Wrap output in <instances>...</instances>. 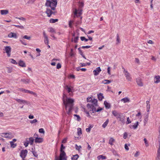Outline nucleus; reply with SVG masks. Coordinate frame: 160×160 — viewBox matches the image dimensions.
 I'll list each match as a JSON object with an SVG mask.
<instances>
[{
	"mask_svg": "<svg viewBox=\"0 0 160 160\" xmlns=\"http://www.w3.org/2000/svg\"><path fill=\"white\" fill-rule=\"evenodd\" d=\"M44 42L46 44H48L49 43V40L48 37L47 38H44Z\"/></svg>",
	"mask_w": 160,
	"mask_h": 160,
	"instance_id": "a18cd8bd",
	"label": "nucleus"
},
{
	"mask_svg": "<svg viewBox=\"0 0 160 160\" xmlns=\"http://www.w3.org/2000/svg\"><path fill=\"white\" fill-rule=\"evenodd\" d=\"M78 37H75L74 38V39L73 41L74 42H77V41H78Z\"/></svg>",
	"mask_w": 160,
	"mask_h": 160,
	"instance_id": "338daca9",
	"label": "nucleus"
},
{
	"mask_svg": "<svg viewBox=\"0 0 160 160\" xmlns=\"http://www.w3.org/2000/svg\"><path fill=\"white\" fill-rule=\"evenodd\" d=\"M18 64L21 67H26L25 63L22 61H20L19 62Z\"/></svg>",
	"mask_w": 160,
	"mask_h": 160,
	"instance_id": "4be33fe9",
	"label": "nucleus"
},
{
	"mask_svg": "<svg viewBox=\"0 0 160 160\" xmlns=\"http://www.w3.org/2000/svg\"><path fill=\"white\" fill-rule=\"evenodd\" d=\"M21 81L23 82L24 83L27 84L30 82V80L29 79H21Z\"/></svg>",
	"mask_w": 160,
	"mask_h": 160,
	"instance_id": "cd10ccee",
	"label": "nucleus"
},
{
	"mask_svg": "<svg viewBox=\"0 0 160 160\" xmlns=\"http://www.w3.org/2000/svg\"><path fill=\"white\" fill-rule=\"evenodd\" d=\"M43 141V138H41L36 137L35 139V142L36 143H41Z\"/></svg>",
	"mask_w": 160,
	"mask_h": 160,
	"instance_id": "dca6fc26",
	"label": "nucleus"
},
{
	"mask_svg": "<svg viewBox=\"0 0 160 160\" xmlns=\"http://www.w3.org/2000/svg\"><path fill=\"white\" fill-rule=\"evenodd\" d=\"M39 132L41 133H44V129L43 128H40L39 129Z\"/></svg>",
	"mask_w": 160,
	"mask_h": 160,
	"instance_id": "864d4df0",
	"label": "nucleus"
},
{
	"mask_svg": "<svg viewBox=\"0 0 160 160\" xmlns=\"http://www.w3.org/2000/svg\"><path fill=\"white\" fill-rule=\"evenodd\" d=\"M48 31L51 33L55 32V30L52 28H48Z\"/></svg>",
	"mask_w": 160,
	"mask_h": 160,
	"instance_id": "473e14b6",
	"label": "nucleus"
},
{
	"mask_svg": "<svg viewBox=\"0 0 160 160\" xmlns=\"http://www.w3.org/2000/svg\"><path fill=\"white\" fill-rule=\"evenodd\" d=\"M121 101L123 102L124 103H126L129 102L130 100L128 98L126 97L122 99L121 100Z\"/></svg>",
	"mask_w": 160,
	"mask_h": 160,
	"instance_id": "412c9836",
	"label": "nucleus"
},
{
	"mask_svg": "<svg viewBox=\"0 0 160 160\" xmlns=\"http://www.w3.org/2000/svg\"><path fill=\"white\" fill-rule=\"evenodd\" d=\"M4 50L7 53L8 57H10L11 56V48L10 46H6L4 49Z\"/></svg>",
	"mask_w": 160,
	"mask_h": 160,
	"instance_id": "6e6552de",
	"label": "nucleus"
},
{
	"mask_svg": "<svg viewBox=\"0 0 160 160\" xmlns=\"http://www.w3.org/2000/svg\"><path fill=\"white\" fill-rule=\"evenodd\" d=\"M10 144L12 147L13 148H15L16 146V144H14V142H13V141H11L10 142Z\"/></svg>",
	"mask_w": 160,
	"mask_h": 160,
	"instance_id": "49530a36",
	"label": "nucleus"
},
{
	"mask_svg": "<svg viewBox=\"0 0 160 160\" xmlns=\"http://www.w3.org/2000/svg\"><path fill=\"white\" fill-rule=\"evenodd\" d=\"M122 69H123V72L126 78V79L128 81L131 82L132 80V78L130 74L124 68H122Z\"/></svg>",
	"mask_w": 160,
	"mask_h": 160,
	"instance_id": "7ed1b4c3",
	"label": "nucleus"
},
{
	"mask_svg": "<svg viewBox=\"0 0 160 160\" xmlns=\"http://www.w3.org/2000/svg\"><path fill=\"white\" fill-rule=\"evenodd\" d=\"M112 113L113 115L115 117L117 118L119 116V115L121 113H119L116 110L112 111Z\"/></svg>",
	"mask_w": 160,
	"mask_h": 160,
	"instance_id": "2eb2a0df",
	"label": "nucleus"
},
{
	"mask_svg": "<svg viewBox=\"0 0 160 160\" xmlns=\"http://www.w3.org/2000/svg\"><path fill=\"white\" fill-rule=\"evenodd\" d=\"M51 2V1H47L45 5L47 7H49Z\"/></svg>",
	"mask_w": 160,
	"mask_h": 160,
	"instance_id": "79ce46f5",
	"label": "nucleus"
},
{
	"mask_svg": "<svg viewBox=\"0 0 160 160\" xmlns=\"http://www.w3.org/2000/svg\"><path fill=\"white\" fill-rule=\"evenodd\" d=\"M108 122H109V120L108 119L103 124V125H102V127L103 128H105L107 126L108 124Z\"/></svg>",
	"mask_w": 160,
	"mask_h": 160,
	"instance_id": "2f4dec72",
	"label": "nucleus"
},
{
	"mask_svg": "<svg viewBox=\"0 0 160 160\" xmlns=\"http://www.w3.org/2000/svg\"><path fill=\"white\" fill-rule=\"evenodd\" d=\"M116 41V44H117L120 43V39L119 38L118 35V34L117 35V38Z\"/></svg>",
	"mask_w": 160,
	"mask_h": 160,
	"instance_id": "58836bf2",
	"label": "nucleus"
},
{
	"mask_svg": "<svg viewBox=\"0 0 160 160\" xmlns=\"http://www.w3.org/2000/svg\"><path fill=\"white\" fill-rule=\"evenodd\" d=\"M79 157V155L78 154H76L73 156L72 158V160H77Z\"/></svg>",
	"mask_w": 160,
	"mask_h": 160,
	"instance_id": "7c9ffc66",
	"label": "nucleus"
},
{
	"mask_svg": "<svg viewBox=\"0 0 160 160\" xmlns=\"http://www.w3.org/2000/svg\"><path fill=\"white\" fill-rule=\"evenodd\" d=\"M37 122V120L36 119H33V120H31L30 122L31 123H35L36 122Z\"/></svg>",
	"mask_w": 160,
	"mask_h": 160,
	"instance_id": "13d9d810",
	"label": "nucleus"
},
{
	"mask_svg": "<svg viewBox=\"0 0 160 160\" xmlns=\"http://www.w3.org/2000/svg\"><path fill=\"white\" fill-rule=\"evenodd\" d=\"M93 127V125H90L89 126V127L88 128H87L86 129V131L87 132H90L91 130V129Z\"/></svg>",
	"mask_w": 160,
	"mask_h": 160,
	"instance_id": "e433bc0d",
	"label": "nucleus"
},
{
	"mask_svg": "<svg viewBox=\"0 0 160 160\" xmlns=\"http://www.w3.org/2000/svg\"><path fill=\"white\" fill-rule=\"evenodd\" d=\"M58 21V19H53L52 18H51L50 20V23H55V22Z\"/></svg>",
	"mask_w": 160,
	"mask_h": 160,
	"instance_id": "72a5a7b5",
	"label": "nucleus"
},
{
	"mask_svg": "<svg viewBox=\"0 0 160 160\" xmlns=\"http://www.w3.org/2000/svg\"><path fill=\"white\" fill-rule=\"evenodd\" d=\"M1 136L2 137L8 138H11L14 137V135L11 132L2 133L1 134Z\"/></svg>",
	"mask_w": 160,
	"mask_h": 160,
	"instance_id": "20e7f679",
	"label": "nucleus"
},
{
	"mask_svg": "<svg viewBox=\"0 0 160 160\" xmlns=\"http://www.w3.org/2000/svg\"><path fill=\"white\" fill-rule=\"evenodd\" d=\"M154 82L155 83H158L160 82V76H156L154 78Z\"/></svg>",
	"mask_w": 160,
	"mask_h": 160,
	"instance_id": "4468645a",
	"label": "nucleus"
},
{
	"mask_svg": "<svg viewBox=\"0 0 160 160\" xmlns=\"http://www.w3.org/2000/svg\"><path fill=\"white\" fill-rule=\"evenodd\" d=\"M91 47L90 46H82L81 48H88Z\"/></svg>",
	"mask_w": 160,
	"mask_h": 160,
	"instance_id": "0e129e2a",
	"label": "nucleus"
},
{
	"mask_svg": "<svg viewBox=\"0 0 160 160\" xmlns=\"http://www.w3.org/2000/svg\"><path fill=\"white\" fill-rule=\"evenodd\" d=\"M23 38L29 40L31 39V37L30 36H28L27 35H24L23 36Z\"/></svg>",
	"mask_w": 160,
	"mask_h": 160,
	"instance_id": "c03bdc74",
	"label": "nucleus"
},
{
	"mask_svg": "<svg viewBox=\"0 0 160 160\" xmlns=\"http://www.w3.org/2000/svg\"><path fill=\"white\" fill-rule=\"evenodd\" d=\"M15 99L18 102L20 103V104L24 103H27V101L24 100H23L18 98H16Z\"/></svg>",
	"mask_w": 160,
	"mask_h": 160,
	"instance_id": "f3484780",
	"label": "nucleus"
},
{
	"mask_svg": "<svg viewBox=\"0 0 160 160\" xmlns=\"http://www.w3.org/2000/svg\"><path fill=\"white\" fill-rule=\"evenodd\" d=\"M78 134L79 136H80L82 134L81 129L80 128L78 129Z\"/></svg>",
	"mask_w": 160,
	"mask_h": 160,
	"instance_id": "de8ad7c7",
	"label": "nucleus"
},
{
	"mask_svg": "<svg viewBox=\"0 0 160 160\" xmlns=\"http://www.w3.org/2000/svg\"><path fill=\"white\" fill-rule=\"evenodd\" d=\"M117 119L119 122H122L123 124H124L125 123V116L123 115L121 113L119 115V116L117 118Z\"/></svg>",
	"mask_w": 160,
	"mask_h": 160,
	"instance_id": "0eeeda50",
	"label": "nucleus"
},
{
	"mask_svg": "<svg viewBox=\"0 0 160 160\" xmlns=\"http://www.w3.org/2000/svg\"><path fill=\"white\" fill-rule=\"evenodd\" d=\"M111 81L109 80L104 79L102 81V83L104 84H108L111 82Z\"/></svg>",
	"mask_w": 160,
	"mask_h": 160,
	"instance_id": "c85d7f7f",
	"label": "nucleus"
},
{
	"mask_svg": "<svg viewBox=\"0 0 160 160\" xmlns=\"http://www.w3.org/2000/svg\"><path fill=\"white\" fill-rule=\"evenodd\" d=\"M8 37L10 38H17V34L15 33L10 32L8 35Z\"/></svg>",
	"mask_w": 160,
	"mask_h": 160,
	"instance_id": "ddd939ff",
	"label": "nucleus"
},
{
	"mask_svg": "<svg viewBox=\"0 0 160 160\" xmlns=\"http://www.w3.org/2000/svg\"><path fill=\"white\" fill-rule=\"evenodd\" d=\"M13 26L16 27L18 28L21 29H24V27L22 25H13Z\"/></svg>",
	"mask_w": 160,
	"mask_h": 160,
	"instance_id": "a19ab883",
	"label": "nucleus"
},
{
	"mask_svg": "<svg viewBox=\"0 0 160 160\" xmlns=\"http://www.w3.org/2000/svg\"><path fill=\"white\" fill-rule=\"evenodd\" d=\"M92 98L91 97H88L87 98V100L88 102H92Z\"/></svg>",
	"mask_w": 160,
	"mask_h": 160,
	"instance_id": "6e6d98bb",
	"label": "nucleus"
},
{
	"mask_svg": "<svg viewBox=\"0 0 160 160\" xmlns=\"http://www.w3.org/2000/svg\"><path fill=\"white\" fill-rule=\"evenodd\" d=\"M136 81L138 85L140 87H142L143 85L142 79L140 78H138L136 79Z\"/></svg>",
	"mask_w": 160,
	"mask_h": 160,
	"instance_id": "9b49d317",
	"label": "nucleus"
},
{
	"mask_svg": "<svg viewBox=\"0 0 160 160\" xmlns=\"http://www.w3.org/2000/svg\"><path fill=\"white\" fill-rule=\"evenodd\" d=\"M80 38L82 41L84 40L86 42L88 41V39L84 37H80Z\"/></svg>",
	"mask_w": 160,
	"mask_h": 160,
	"instance_id": "09e8293b",
	"label": "nucleus"
},
{
	"mask_svg": "<svg viewBox=\"0 0 160 160\" xmlns=\"http://www.w3.org/2000/svg\"><path fill=\"white\" fill-rule=\"evenodd\" d=\"M18 90L20 91H21L22 92H24L25 93H30L31 94L33 95L35 97L37 96V95L35 93L29 90H26L23 88H19Z\"/></svg>",
	"mask_w": 160,
	"mask_h": 160,
	"instance_id": "39448f33",
	"label": "nucleus"
},
{
	"mask_svg": "<svg viewBox=\"0 0 160 160\" xmlns=\"http://www.w3.org/2000/svg\"><path fill=\"white\" fill-rule=\"evenodd\" d=\"M138 122H136L133 125V127L134 129H136L138 127Z\"/></svg>",
	"mask_w": 160,
	"mask_h": 160,
	"instance_id": "ea45409f",
	"label": "nucleus"
},
{
	"mask_svg": "<svg viewBox=\"0 0 160 160\" xmlns=\"http://www.w3.org/2000/svg\"><path fill=\"white\" fill-rule=\"evenodd\" d=\"M32 153L33 155L36 157H37L38 156V155L37 154L36 152L35 151H32Z\"/></svg>",
	"mask_w": 160,
	"mask_h": 160,
	"instance_id": "680f3d73",
	"label": "nucleus"
},
{
	"mask_svg": "<svg viewBox=\"0 0 160 160\" xmlns=\"http://www.w3.org/2000/svg\"><path fill=\"white\" fill-rule=\"evenodd\" d=\"M128 135V133L126 132H125L123 134V138L125 139H126Z\"/></svg>",
	"mask_w": 160,
	"mask_h": 160,
	"instance_id": "603ef678",
	"label": "nucleus"
},
{
	"mask_svg": "<svg viewBox=\"0 0 160 160\" xmlns=\"http://www.w3.org/2000/svg\"><path fill=\"white\" fill-rule=\"evenodd\" d=\"M144 143L145 144L146 146V147H148L149 146V144L148 143V142L147 141V140L145 138L144 139Z\"/></svg>",
	"mask_w": 160,
	"mask_h": 160,
	"instance_id": "8fccbe9b",
	"label": "nucleus"
},
{
	"mask_svg": "<svg viewBox=\"0 0 160 160\" xmlns=\"http://www.w3.org/2000/svg\"><path fill=\"white\" fill-rule=\"evenodd\" d=\"M97 158H98V159H99V160L101 158H102V159H106V157L105 156H103L102 155H100L98 156L97 157Z\"/></svg>",
	"mask_w": 160,
	"mask_h": 160,
	"instance_id": "f704fd0d",
	"label": "nucleus"
},
{
	"mask_svg": "<svg viewBox=\"0 0 160 160\" xmlns=\"http://www.w3.org/2000/svg\"><path fill=\"white\" fill-rule=\"evenodd\" d=\"M107 72L108 74L109 75H110L111 74V72H110V67H108V68H107Z\"/></svg>",
	"mask_w": 160,
	"mask_h": 160,
	"instance_id": "4d7b16f0",
	"label": "nucleus"
},
{
	"mask_svg": "<svg viewBox=\"0 0 160 160\" xmlns=\"http://www.w3.org/2000/svg\"><path fill=\"white\" fill-rule=\"evenodd\" d=\"M76 150L79 151L80 149L82 147L81 146H78L76 144Z\"/></svg>",
	"mask_w": 160,
	"mask_h": 160,
	"instance_id": "3c124183",
	"label": "nucleus"
},
{
	"mask_svg": "<svg viewBox=\"0 0 160 160\" xmlns=\"http://www.w3.org/2000/svg\"><path fill=\"white\" fill-rule=\"evenodd\" d=\"M92 103H91V104L98 107V106L97 105V99H93L92 101Z\"/></svg>",
	"mask_w": 160,
	"mask_h": 160,
	"instance_id": "aec40b11",
	"label": "nucleus"
},
{
	"mask_svg": "<svg viewBox=\"0 0 160 160\" xmlns=\"http://www.w3.org/2000/svg\"><path fill=\"white\" fill-rule=\"evenodd\" d=\"M10 62L11 63H12V64H17V62L15 60H14L13 59H10Z\"/></svg>",
	"mask_w": 160,
	"mask_h": 160,
	"instance_id": "37998d69",
	"label": "nucleus"
},
{
	"mask_svg": "<svg viewBox=\"0 0 160 160\" xmlns=\"http://www.w3.org/2000/svg\"><path fill=\"white\" fill-rule=\"evenodd\" d=\"M104 104L105 107L107 108H109L110 107V104L108 103L106 101L104 102Z\"/></svg>",
	"mask_w": 160,
	"mask_h": 160,
	"instance_id": "bb28decb",
	"label": "nucleus"
},
{
	"mask_svg": "<svg viewBox=\"0 0 160 160\" xmlns=\"http://www.w3.org/2000/svg\"><path fill=\"white\" fill-rule=\"evenodd\" d=\"M78 50H79V53L80 54V55L85 59H86V58L85 57V56L84 55L83 52L81 51V50L80 49V48H78Z\"/></svg>",
	"mask_w": 160,
	"mask_h": 160,
	"instance_id": "4c0bfd02",
	"label": "nucleus"
},
{
	"mask_svg": "<svg viewBox=\"0 0 160 160\" xmlns=\"http://www.w3.org/2000/svg\"><path fill=\"white\" fill-rule=\"evenodd\" d=\"M87 107L88 108V111L92 112V113H94L96 112H98L102 110V108H100L99 109L98 107H96L94 105H93L91 104H88Z\"/></svg>",
	"mask_w": 160,
	"mask_h": 160,
	"instance_id": "f03ea898",
	"label": "nucleus"
},
{
	"mask_svg": "<svg viewBox=\"0 0 160 160\" xmlns=\"http://www.w3.org/2000/svg\"><path fill=\"white\" fill-rule=\"evenodd\" d=\"M146 108H147V111L148 112H149V109L150 107V102L148 101H147L146 102Z\"/></svg>",
	"mask_w": 160,
	"mask_h": 160,
	"instance_id": "5701e85b",
	"label": "nucleus"
},
{
	"mask_svg": "<svg viewBox=\"0 0 160 160\" xmlns=\"http://www.w3.org/2000/svg\"><path fill=\"white\" fill-rule=\"evenodd\" d=\"M98 98L99 100L101 101L103 98H104V96L103 95V94L101 93H100L98 95Z\"/></svg>",
	"mask_w": 160,
	"mask_h": 160,
	"instance_id": "a878e982",
	"label": "nucleus"
},
{
	"mask_svg": "<svg viewBox=\"0 0 160 160\" xmlns=\"http://www.w3.org/2000/svg\"><path fill=\"white\" fill-rule=\"evenodd\" d=\"M28 153V151L27 150H23L21 151L20 156L22 159L25 158Z\"/></svg>",
	"mask_w": 160,
	"mask_h": 160,
	"instance_id": "1a4fd4ad",
	"label": "nucleus"
},
{
	"mask_svg": "<svg viewBox=\"0 0 160 160\" xmlns=\"http://www.w3.org/2000/svg\"><path fill=\"white\" fill-rule=\"evenodd\" d=\"M63 103L65 106L67 114L69 115L72 112L73 105L74 100L71 98H68L66 95L63 94Z\"/></svg>",
	"mask_w": 160,
	"mask_h": 160,
	"instance_id": "f257e3e1",
	"label": "nucleus"
},
{
	"mask_svg": "<svg viewBox=\"0 0 160 160\" xmlns=\"http://www.w3.org/2000/svg\"><path fill=\"white\" fill-rule=\"evenodd\" d=\"M101 71V70L100 67L97 68L95 70L93 71V72L95 76L98 75L100 72Z\"/></svg>",
	"mask_w": 160,
	"mask_h": 160,
	"instance_id": "f8f14e48",
	"label": "nucleus"
},
{
	"mask_svg": "<svg viewBox=\"0 0 160 160\" xmlns=\"http://www.w3.org/2000/svg\"><path fill=\"white\" fill-rule=\"evenodd\" d=\"M131 122L130 121V119L129 117H128L127 119L126 124H128Z\"/></svg>",
	"mask_w": 160,
	"mask_h": 160,
	"instance_id": "5fc2aeb1",
	"label": "nucleus"
},
{
	"mask_svg": "<svg viewBox=\"0 0 160 160\" xmlns=\"http://www.w3.org/2000/svg\"><path fill=\"white\" fill-rule=\"evenodd\" d=\"M67 138H64L62 141V143H65L66 142Z\"/></svg>",
	"mask_w": 160,
	"mask_h": 160,
	"instance_id": "774afa93",
	"label": "nucleus"
},
{
	"mask_svg": "<svg viewBox=\"0 0 160 160\" xmlns=\"http://www.w3.org/2000/svg\"><path fill=\"white\" fill-rule=\"evenodd\" d=\"M65 148V147L63 146V144H62L61 145V147L60 148V152L64 151L63 150Z\"/></svg>",
	"mask_w": 160,
	"mask_h": 160,
	"instance_id": "052dcab7",
	"label": "nucleus"
},
{
	"mask_svg": "<svg viewBox=\"0 0 160 160\" xmlns=\"http://www.w3.org/2000/svg\"><path fill=\"white\" fill-rule=\"evenodd\" d=\"M65 89H66L67 90L68 92V93L72 92V90H71V88L70 87H68L67 85L65 87Z\"/></svg>",
	"mask_w": 160,
	"mask_h": 160,
	"instance_id": "c9c22d12",
	"label": "nucleus"
},
{
	"mask_svg": "<svg viewBox=\"0 0 160 160\" xmlns=\"http://www.w3.org/2000/svg\"><path fill=\"white\" fill-rule=\"evenodd\" d=\"M57 5V2L56 0H54L53 2H51L49 7H50L52 10L55 9V7Z\"/></svg>",
	"mask_w": 160,
	"mask_h": 160,
	"instance_id": "9d476101",
	"label": "nucleus"
},
{
	"mask_svg": "<svg viewBox=\"0 0 160 160\" xmlns=\"http://www.w3.org/2000/svg\"><path fill=\"white\" fill-rule=\"evenodd\" d=\"M34 139L32 137H30L28 139V140H27L29 144L31 145H32L33 144Z\"/></svg>",
	"mask_w": 160,
	"mask_h": 160,
	"instance_id": "6ab92c4d",
	"label": "nucleus"
},
{
	"mask_svg": "<svg viewBox=\"0 0 160 160\" xmlns=\"http://www.w3.org/2000/svg\"><path fill=\"white\" fill-rule=\"evenodd\" d=\"M61 66L60 63H58L57 65V68L59 69L61 68Z\"/></svg>",
	"mask_w": 160,
	"mask_h": 160,
	"instance_id": "e2e57ef3",
	"label": "nucleus"
},
{
	"mask_svg": "<svg viewBox=\"0 0 160 160\" xmlns=\"http://www.w3.org/2000/svg\"><path fill=\"white\" fill-rule=\"evenodd\" d=\"M0 13L1 15H6L8 13V11L7 10H2L0 11Z\"/></svg>",
	"mask_w": 160,
	"mask_h": 160,
	"instance_id": "a211bd4d",
	"label": "nucleus"
},
{
	"mask_svg": "<svg viewBox=\"0 0 160 160\" xmlns=\"http://www.w3.org/2000/svg\"><path fill=\"white\" fill-rule=\"evenodd\" d=\"M78 13L79 14V15H81L82 14V10H77L76 9L74 12L75 15H77V14Z\"/></svg>",
	"mask_w": 160,
	"mask_h": 160,
	"instance_id": "c756f323",
	"label": "nucleus"
},
{
	"mask_svg": "<svg viewBox=\"0 0 160 160\" xmlns=\"http://www.w3.org/2000/svg\"><path fill=\"white\" fill-rule=\"evenodd\" d=\"M46 13L48 17H50L51 14L53 13V12L50 9H47L46 11Z\"/></svg>",
	"mask_w": 160,
	"mask_h": 160,
	"instance_id": "393cba45",
	"label": "nucleus"
},
{
	"mask_svg": "<svg viewBox=\"0 0 160 160\" xmlns=\"http://www.w3.org/2000/svg\"><path fill=\"white\" fill-rule=\"evenodd\" d=\"M19 19L22 20L23 21H25L26 19L23 17L19 18Z\"/></svg>",
	"mask_w": 160,
	"mask_h": 160,
	"instance_id": "69168bd1",
	"label": "nucleus"
},
{
	"mask_svg": "<svg viewBox=\"0 0 160 160\" xmlns=\"http://www.w3.org/2000/svg\"><path fill=\"white\" fill-rule=\"evenodd\" d=\"M115 142V140L113 138H111L109 141V143L111 145H113Z\"/></svg>",
	"mask_w": 160,
	"mask_h": 160,
	"instance_id": "b1692460",
	"label": "nucleus"
},
{
	"mask_svg": "<svg viewBox=\"0 0 160 160\" xmlns=\"http://www.w3.org/2000/svg\"><path fill=\"white\" fill-rule=\"evenodd\" d=\"M65 156L66 153L64 151L60 152L59 158H58L56 160H66Z\"/></svg>",
	"mask_w": 160,
	"mask_h": 160,
	"instance_id": "423d86ee",
	"label": "nucleus"
},
{
	"mask_svg": "<svg viewBox=\"0 0 160 160\" xmlns=\"http://www.w3.org/2000/svg\"><path fill=\"white\" fill-rule=\"evenodd\" d=\"M74 116L77 118V119L78 121H79L80 120V118L79 115L77 114H74Z\"/></svg>",
	"mask_w": 160,
	"mask_h": 160,
	"instance_id": "bf43d9fd",
	"label": "nucleus"
}]
</instances>
